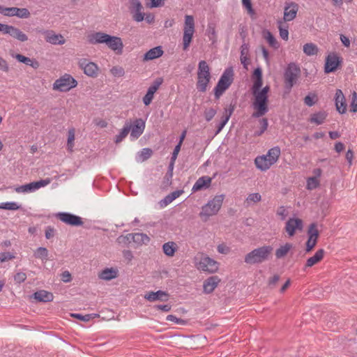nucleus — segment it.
Masks as SVG:
<instances>
[{"mask_svg":"<svg viewBox=\"0 0 357 357\" xmlns=\"http://www.w3.org/2000/svg\"><path fill=\"white\" fill-rule=\"evenodd\" d=\"M0 32L3 34L9 35L20 42H25L28 40V36L24 32L12 25L0 22Z\"/></svg>","mask_w":357,"mask_h":357,"instance_id":"9b49d317","label":"nucleus"},{"mask_svg":"<svg viewBox=\"0 0 357 357\" xmlns=\"http://www.w3.org/2000/svg\"><path fill=\"white\" fill-rule=\"evenodd\" d=\"M342 58L335 53L329 54L326 58L324 65V73H330L335 72L342 63Z\"/></svg>","mask_w":357,"mask_h":357,"instance_id":"4468645a","label":"nucleus"},{"mask_svg":"<svg viewBox=\"0 0 357 357\" xmlns=\"http://www.w3.org/2000/svg\"><path fill=\"white\" fill-rule=\"evenodd\" d=\"M32 296L38 302L40 303L51 302L54 299V295L52 292L43 289L36 291Z\"/></svg>","mask_w":357,"mask_h":357,"instance_id":"5701e85b","label":"nucleus"},{"mask_svg":"<svg viewBox=\"0 0 357 357\" xmlns=\"http://www.w3.org/2000/svg\"><path fill=\"white\" fill-rule=\"evenodd\" d=\"M34 257L36 258L41 259L42 260H47L48 257V250L46 248L39 247L34 252Z\"/></svg>","mask_w":357,"mask_h":357,"instance_id":"de8ad7c7","label":"nucleus"},{"mask_svg":"<svg viewBox=\"0 0 357 357\" xmlns=\"http://www.w3.org/2000/svg\"><path fill=\"white\" fill-rule=\"evenodd\" d=\"M301 75L300 67L294 62L289 63L284 70V90L288 94L296 84Z\"/></svg>","mask_w":357,"mask_h":357,"instance_id":"7ed1b4c3","label":"nucleus"},{"mask_svg":"<svg viewBox=\"0 0 357 357\" xmlns=\"http://www.w3.org/2000/svg\"><path fill=\"white\" fill-rule=\"evenodd\" d=\"M161 84L162 80H156L152 85H151L148 88L146 93L142 98L143 103L146 106H148L151 104L152 100L153 99L155 93L157 91Z\"/></svg>","mask_w":357,"mask_h":357,"instance_id":"6ab92c4d","label":"nucleus"},{"mask_svg":"<svg viewBox=\"0 0 357 357\" xmlns=\"http://www.w3.org/2000/svg\"><path fill=\"white\" fill-rule=\"evenodd\" d=\"M308 237H312V238L317 240L319 236V231L317 229V225L315 223H312L310 225L309 229H308Z\"/></svg>","mask_w":357,"mask_h":357,"instance_id":"4d7b16f0","label":"nucleus"},{"mask_svg":"<svg viewBox=\"0 0 357 357\" xmlns=\"http://www.w3.org/2000/svg\"><path fill=\"white\" fill-rule=\"evenodd\" d=\"M206 34L208 36V40L211 42L212 44H214L216 43L217 33H216V30H215V26L213 24H208Z\"/></svg>","mask_w":357,"mask_h":357,"instance_id":"58836bf2","label":"nucleus"},{"mask_svg":"<svg viewBox=\"0 0 357 357\" xmlns=\"http://www.w3.org/2000/svg\"><path fill=\"white\" fill-rule=\"evenodd\" d=\"M98 277L103 280H111L117 277V270L113 268H106L99 273Z\"/></svg>","mask_w":357,"mask_h":357,"instance_id":"7c9ffc66","label":"nucleus"},{"mask_svg":"<svg viewBox=\"0 0 357 357\" xmlns=\"http://www.w3.org/2000/svg\"><path fill=\"white\" fill-rule=\"evenodd\" d=\"M350 107H351V112H357V93L355 91L352 93Z\"/></svg>","mask_w":357,"mask_h":357,"instance_id":"774afa93","label":"nucleus"},{"mask_svg":"<svg viewBox=\"0 0 357 357\" xmlns=\"http://www.w3.org/2000/svg\"><path fill=\"white\" fill-rule=\"evenodd\" d=\"M328 116V113L324 110H320L310 115L309 122L317 126L323 124Z\"/></svg>","mask_w":357,"mask_h":357,"instance_id":"b1692460","label":"nucleus"},{"mask_svg":"<svg viewBox=\"0 0 357 357\" xmlns=\"http://www.w3.org/2000/svg\"><path fill=\"white\" fill-rule=\"evenodd\" d=\"M265 38H266L267 42L268 43V44L271 47H273L274 48H278V43L275 38L274 37V36L269 31H266V36Z\"/></svg>","mask_w":357,"mask_h":357,"instance_id":"6e6d98bb","label":"nucleus"},{"mask_svg":"<svg viewBox=\"0 0 357 357\" xmlns=\"http://www.w3.org/2000/svg\"><path fill=\"white\" fill-rule=\"evenodd\" d=\"M152 154V149L150 148H144L137 153L136 159L137 161L144 162L151 158Z\"/></svg>","mask_w":357,"mask_h":357,"instance_id":"c9c22d12","label":"nucleus"},{"mask_svg":"<svg viewBox=\"0 0 357 357\" xmlns=\"http://www.w3.org/2000/svg\"><path fill=\"white\" fill-rule=\"evenodd\" d=\"M224 197V195H216L202 207L199 216L204 222H206L211 216L218 213L222 205Z\"/></svg>","mask_w":357,"mask_h":357,"instance_id":"20e7f679","label":"nucleus"},{"mask_svg":"<svg viewBox=\"0 0 357 357\" xmlns=\"http://www.w3.org/2000/svg\"><path fill=\"white\" fill-rule=\"evenodd\" d=\"M291 244L287 243L285 245L280 246L275 250V257L277 259H281L287 255L291 248Z\"/></svg>","mask_w":357,"mask_h":357,"instance_id":"a19ab883","label":"nucleus"},{"mask_svg":"<svg viewBox=\"0 0 357 357\" xmlns=\"http://www.w3.org/2000/svg\"><path fill=\"white\" fill-rule=\"evenodd\" d=\"M75 140V129L70 128L68 131L67 149L70 152L73 151Z\"/></svg>","mask_w":357,"mask_h":357,"instance_id":"49530a36","label":"nucleus"},{"mask_svg":"<svg viewBox=\"0 0 357 357\" xmlns=\"http://www.w3.org/2000/svg\"><path fill=\"white\" fill-rule=\"evenodd\" d=\"M335 107L340 114H344L347 111V104L344 96L340 89H337L335 96Z\"/></svg>","mask_w":357,"mask_h":357,"instance_id":"aec40b11","label":"nucleus"},{"mask_svg":"<svg viewBox=\"0 0 357 357\" xmlns=\"http://www.w3.org/2000/svg\"><path fill=\"white\" fill-rule=\"evenodd\" d=\"M197 75H211L210 68L206 61L199 62Z\"/></svg>","mask_w":357,"mask_h":357,"instance_id":"ea45409f","label":"nucleus"},{"mask_svg":"<svg viewBox=\"0 0 357 357\" xmlns=\"http://www.w3.org/2000/svg\"><path fill=\"white\" fill-rule=\"evenodd\" d=\"M234 109H235V105L230 104L227 108L225 109L222 116L225 117L227 120H229Z\"/></svg>","mask_w":357,"mask_h":357,"instance_id":"680f3d73","label":"nucleus"},{"mask_svg":"<svg viewBox=\"0 0 357 357\" xmlns=\"http://www.w3.org/2000/svg\"><path fill=\"white\" fill-rule=\"evenodd\" d=\"M234 109H235V105L230 104L227 108L225 109L222 116L225 117L227 120H229Z\"/></svg>","mask_w":357,"mask_h":357,"instance_id":"e2e57ef3","label":"nucleus"},{"mask_svg":"<svg viewBox=\"0 0 357 357\" xmlns=\"http://www.w3.org/2000/svg\"><path fill=\"white\" fill-rule=\"evenodd\" d=\"M324 252L325 251L324 249L318 250L312 257L307 259L303 270L305 271L307 268L312 267V266L320 261L324 257Z\"/></svg>","mask_w":357,"mask_h":357,"instance_id":"cd10ccee","label":"nucleus"},{"mask_svg":"<svg viewBox=\"0 0 357 357\" xmlns=\"http://www.w3.org/2000/svg\"><path fill=\"white\" fill-rule=\"evenodd\" d=\"M21 208V205L15 202H7L0 203V208L5 210L15 211Z\"/></svg>","mask_w":357,"mask_h":357,"instance_id":"37998d69","label":"nucleus"},{"mask_svg":"<svg viewBox=\"0 0 357 357\" xmlns=\"http://www.w3.org/2000/svg\"><path fill=\"white\" fill-rule=\"evenodd\" d=\"M88 41L92 45L104 43L118 54L123 52V44L122 40L117 36L98 31L90 34L88 37Z\"/></svg>","mask_w":357,"mask_h":357,"instance_id":"f257e3e1","label":"nucleus"},{"mask_svg":"<svg viewBox=\"0 0 357 357\" xmlns=\"http://www.w3.org/2000/svg\"><path fill=\"white\" fill-rule=\"evenodd\" d=\"M296 229L300 231L303 229L302 220L298 218H290L286 222L285 231L289 236H292Z\"/></svg>","mask_w":357,"mask_h":357,"instance_id":"2eb2a0df","label":"nucleus"},{"mask_svg":"<svg viewBox=\"0 0 357 357\" xmlns=\"http://www.w3.org/2000/svg\"><path fill=\"white\" fill-rule=\"evenodd\" d=\"M111 74L114 77H121L124 76L125 70L121 66H114L110 69Z\"/></svg>","mask_w":357,"mask_h":357,"instance_id":"864d4df0","label":"nucleus"},{"mask_svg":"<svg viewBox=\"0 0 357 357\" xmlns=\"http://www.w3.org/2000/svg\"><path fill=\"white\" fill-rule=\"evenodd\" d=\"M7 17L16 16L19 18L26 19L31 15L29 10L26 8L8 7Z\"/></svg>","mask_w":357,"mask_h":357,"instance_id":"4be33fe9","label":"nucleus"},{"mask_svg":"<svg viewBox=\"0 0 357 357\" xmlns=\"http://www.w3.org/2000/svg\"><path fill=\"white\" fill-rule=\"evenodd\" d=\"M268 160L269 159L267 158V156L263 155L261 156H257L255 158V164L257 168L261 171H266L273 165L271 162H269Z\"/></svg>","mask_w":357,"mask_h":357,"instance_id":"bb28decb","label":"nucleus"},{"mask_svg":"<svg viewBox=\"0 0 357 357\" xmlns=\"http://www.w3.org/2000/svg\"><path fill=\"white\" fill-rule=\"evenodd\" d=\"M54 216L61 222L71 227H80L84 225L80 216L69 212H59L55 213Z\"/></svg>","mask_w":357,"mask_h":357,"instance_id":"1a4fd4ad","label":"nucleus"},{"mask_svg":"<svg viewBox=\"0 0 357 357\" xmlns=\"http://www.w3.org/2000/svg\"><path fill=\"white\" fill-rule=\"evenodd\" d=\"M15 190L18 193H27L36 191V188L33 181L25 185L18 186L15 188Z\"/></svg>","mask_w":357,"mask_h":357,"instance_id":"e433bc0d","label":"nucleus"},{"mask_svg":"<svg viewBox=\"0 0 357 357\" xmlns=\"http://www.w3.org/2000/svg\"><path fill=\"white\" fill-rule=\"evenodd\" d=\"M173 174L166 172L163 181L162 182V188H167L170 186L172 183Z\"/></svg>","mask_w":357,"mask_h":357,"instance_id":"13d9d810","label":"nucleus"},{"mask_svg":"<svg viewBox=\"0 0 357 357\" xmlns=\"http://www.w3.org/2000/svg\"><path fill=\"white\" fill-rule=\"evenodd\" d=\"M197 268L202 271L213 273L218 271L219 263L213 259L204 255L201 257L199 262L197 263Z\"/></svg>","mask_w":357,"mask_h":357,"instance_id":"9d476101","label":"nucleus"},{"mask_svg":"<svg viewBox=\"0 0 357 357\" xmlns=\"http://www.w3.org/2000/svg\"><path fill=\"white\" fill-rule=\"evenodd\" d=\"M220 282V279L216 276H211L204 280L203 284L204 292L206 294L212 293Z\"/></svg>","mask_w":357,"mask_h":357,"instance_id":"412c9836","label":"nucleus"},{"mask_svg":"<svg viewBox=\"0 0 357 357\" xmlns=\"http://www.w3.org/2000/svg\"><path fill=\"white\" fill-rule=\"evenodd\" d=\"M319 185V181L315 176L310 177L307 180V189L313 190Z\"/></svg>","mask_w":357,"mask_h":357,"instance_id":"3c124183","label":"nucleus"},{"mask_svg":"<svg viewBox=\"0 0 357 357\" xmlns=\"http://www.w3.org/2000/svg\"><path fill=\"white\" fill-rule=\"evenodd\" d=\"M151 241L149 236L144 233L132 234V241L138 245H147Z\"/></svg>","mask_w":357,"mask_h":357,"instance_id":"2f4dec72","label":"nucleus"},{"mask_svg":"<svg viewBox=\"0 0 357 357\" xmlns=\"http://www.w3.org/2000/svg\"><path fill=\"white\" fill-rule=\"evenodd\" d=\"M273 248L271 245H264L248 252L244 258L248 264H259L269 259Z\"/></svg>","mask_w":357,"mask_h":357,"instance_id":"f03ea898","label":"nucleus"},{"mask_svg":"<svg viewBox=\"0 0 357 357\" xmlns=\"http://www.w3.org/2000/svg\"><path fill=\"white\" fill-rule=\"evenodd\" d=\"M261 195L258 192H255V193L250 194L248 196L246 201L248 202L257 203V202H259L261 200Z\"/></svg>","mask_w":357,"mask_h":357,"instance_id":"052dcab7","label":"nucleus"},{"mask_svg":"<svg viewBox=\"0 0 357 357\" xmlns=\"http://www.w3.org/2000/svg\"><path fill=\"white\" fill-rule=\"evenodd\" d=\"M319 48L317 45L309 43L303 45V52L307 56H314L318 53Z\"/></svg>","mask_w":357,"mask_h":357,"instance_id":"4c0bfd02","label":"nucleus"},{"mask_svg":"<svg viewBox=\"0 0 357 357\" xmlns=\"http://www.w3.org/2000/svg\"><path fill=\"white\" fill-rule=\"evenodd\" d=\"M166 320L167 321H172L176 324H178V325H185L187 321L184 319H182L181 318H178L177 317H176L175 315L174 314H169L166 317Z\"/></svg>","mask_w":357,"mask_h":357,"instance_id":"bf43d9fd","label":"nucleus"},{"mask_svg":"<svg viewBox=\"0 0 357 357\" xmlns=\"http://www.w3.org/2000/svg\"><path fill=\"white\" fill-rule=\"evenodd\" d=\"M116 241L119 244L128 245L132 241V234L121 235L117 238Z\"/></svg>","mask_w":357,"mask_h":357,"instance_id":"8fccbe9b","label":"nucleus"},{"mask_svg":"<svg viewBox=\"0 0 357 357\" xmlns=\"http://www.w3.org/2000/svg\"><path fill=\"white\" fill-rule=\"evenodd\" d=\"M79 68L84 73L89 77H96L98 74V66L94 62L90 61L86 59H81L78 62Z\"/></svg>","mask_w":357,"mask_h":357,"instance_id":"ddd939ff","label":"nucleus"},{"mask_svg":"<svg viewBox=\"0 0 357 357\" xmlns=\"http://www.w3.org/2000/svg\"><path fill=\"white\" fill-rule=\"evenodd\" d=\"M278 24L280 38L284 40H287L289 39L288 26L284 27L282 20H279Z\"/></svg>","mask_w":357,"mask_h":357,"instance_id":"c03bdc74","label":"nucleus"},{"mask_svg":"<svg viewBox=\"0 0 357 357\" xmlns=\"http://www.w3.org/2000/svg\"><path fill=\"white\" fill-rule=\"evenodd\" d=\"M280 148L276 146L270 149L268 151L267 154L265 155L267 156V158L269 159L268 161L271 162V163L273 165L278 161L280 155Z\"/></svg>","mask_w":357,"mask_h":357,"instance_id":"473e14b6","label":"nucleus"},{"mask_svg":"<svg viewBox=\"0 0 357 357\" xmlns=\"http://www.w3.org/2000/svg\"><path fill=\"white\" fill-rule=\"evenodd\" d=\"M211 181L212 178L208 176H203L199 178L193 185L192 191L197 192L202 190L203 188H208L210 185Z\"/></svg>","mask_w":357,"mask_h":357,"instance_id":"393cba45","label":"nucleus"},{"mask_svg":"<svg viewBox=\"0 0 357 357\" xmlns=\"http://www.w3.org/2000/svg\"><path fill=\"white\" fill-rule=\"evenodd\" d=\"M255 96V101L253 102V107L256 112H253L252 117L259 118L264 116L268 111V96L259 93L258 92L252 93Z\"/></svg>","mask_w":357,"mask_h":357,"instance_id":"0eeeda50","label":"nucleus"},{"mask_svg":"<svg viewBox=\"0 0 357 357\" xmlns=\"http://www.w3.org/2000/svg\"><path fill=\"white\" fill-rule=\"evenodd\" d=\"M234 75L232 67H228L224 70L217 85L213 89L215 99H219L224 92L234 82Z\"/></svg>","mask_w":357,"mask_h":357,"instance_id":"39448f33","label":"nucleus"},{"mask_svg":"<svg viewBox=\"0 0 357 357\" xmlns=\"http://www.w3.org/2000/svg\"><path fill=\"white\" fill-rule=\"evenodd\" d=\"M211 77V75H197L196 86L199 92L204 93L206 91Z\"/></svg>","mask_w":357,"mask_h":357,"instance_id":"c85d7f7f","label":"nucleus"},{"mask_svg":"<svg viewBox=\"0 0 357 357\" xmlns=\"http://www.w3.org/2000/svg\"><path fill=\"white\" fill-rule=\"evenodd\" d=\"M195 33V20L192 15H185L183 35V50L186 51L188 50L190 43L192 42L193 34Z\"/></svg>","mask_w":357,"mask_h":357,"instance_id":"423d86ee","label":"nucleus"},{"mask_svg":"<svg viewBox=\"0 0 357 357\" xmlns=\"http://www.w3.org/2000/svg\"><path fill=\"white\" fill-rule=\"evenodd\" d=\"M15 58L19 62L24 63L26 66H29L32 67L33 69H37L40 66L39 62L35 59H31L20 54H15Z\"/></svg>","mask_w":357,"mask_h":357,"instance_id":"c756f323","label":"nucleus"},{"mask_svg":"<svg viewBox=\"0 0 357 357\" xmlns=\"http://www.w3.org/2000/svg\"><path fill=\"white\" fill-rule=\"evenodd\" d=\"M216 113H217L216 109H215L214 108H212V107L205 109L204 112V116L205 120L207 122L211 121L213 119V117L215 116Z\"/></svg>","mask_w":357,"mask_h":357,"instance_id":"603ef678","label":"nucleus"},{"mask_svg":"<svg viewBox=\"0 0 357 357\" xmlns=\"http://www.w3.org/2000/svg\"><path fill=\"white\" fill-rule=\"evenodd\" d=\"M234 109H235V105L230 104L227 108L225 109L222 116L225 117L227 120H229Z\"/></svg>","mask_w":357,"mask_h":357,"instance_id":"0e129e2a","label":"nucleus"},{"mask_svg":"<svg viewBox=\"0 0 357 357\" xmlns=\"http://www.w3.org/2000/svg\"><path fill=\"white\" fill-rule=\"evenodd\" d=\"M130 130V126H128V121H126L123 128L121 130L119 133L115 136L114 142L118 144L123 141V139L128 135Z\"/></svg>","mask_w":357,"mask_h":357,"instance_id":"f704fd0d","label":"nucleus"},{"mask_svg":"<svg viewBox=\"0 0 357 357\" xmlns=\"http://www.w3.org/2000/svg\"><path fill=\"white\" fill-rule=\"evenodd\" d=\"M77 80L69 74H65L55 80L53 84V89L61 92H67L76 87Z\"/></svg>","mask_w":357,"mask_h":357,"instance_id":"6e6552de","label":"nucleus"},{"mask_svg":"<svg viewBox=\"0 0 357 357\" xmlns=\"http://www.w3.org/2000/svg\"><path fill=\"white\" fill-rule=\"evenodd\" d=\"M276 214L280 218L281 220H284L288 215V211L284 206H281L278 208Z\"/></svg>","mask_w":357,"mask_h":357,"instance_id":"338daca9","label":"nucleus"},{"mask_svg":"<svg viewBox=\"0 0 357 357\" xmlns=\"http://www.w3.org/2000/svg\"><path fill=\"white\" fill-rule=\"evenodd\" d=\"M259 124L261 126L260 130L255 131L254 133V137H259L261 136L268 128V122L266 118H262L259 120Z\"/></svg>","mask_w":357,"mask_h":357,"instance_id":"a18cd8bd","label":"nucleus"},{"mask_svg":"<svg viewBox=\"0 0 357 357\" xmlns=\"http://www.w3.org/2000/svg\"><path fill=\"white\" fill-rule=\"evenodd\" d=\"M131 12H139L142 9V5L139 0H130Z\"/></svg>","mask_w":357,"mask_h":357,"instance_id":"5fc2aeb1","label":"nucleus"},{"mask_svg":"<svg viewBox=\"0 0 357 357\" xmlns=\"http://www.w3.org/2000/svg\"><path fill=\"white\" fill-rule=\"evenodd\" d=\"M38 33L44 34L46 41L50 44L63 45L65 43L63 36L61 34H56L53 31L40 30Z\"/></svg>","mask_w":357,"mask_h":357,"instance_id":"dca6fc26","label":"nucleus"},{"mask_svg":"<svg viewBox=\"0 0 357 357\" xmlns=\"http://www.w3.org/2000/svg\"><path fill=\"white\" fill-rule=\"evenodd\" d=\"M298 5L296 3L291 2L287 3L284 9V17L282 22L292 21L296 17L298 12Z\"/></svg>","mask_w":357,"mask_h":357,"instance_id":"f3484780","label":"nucleus"},{"mask_svg":"<svg viewBox=\"0 0 357 357\" xmlns=\"http://www.w3.org/2000/svg\"><path fill=\"white\" fill-rule=\"evenodd\" d=\"M71 316L74 318H76L79 320L83 321L84 322H87L90 321L93 317H97L99 315L98 314H87L85 315H83L82 314L78 313H73L71 314Z\"/></svg>","mask_w":357,"mask_h":357,"instance_id":"09e8293b","label":"nucleus"},{"mask_svg":"<svg viewBox=\"0 0 357 357\" xmlns=\"http://www.w3.org/2000/svg\"><path fill=\"white\" fill-rule=\"evenodd\" d=\"M128 126H130V140L137 139L144 132L146 121L141 118L135 119L132 122L128 121Z\"/></svg>","mask_w":357,"mask_h":357,"instance_id":"f8f14e48","label":"nucleus"},{"mask_svg":"<svg viewBox=\"0 0 357 357\" xmlns=\"http://www.w3.org/2000/svg\"><path fill=\"white\" fill-rule=\"evenodd\" d=\"M169 294L167 292L158 290L157 291H149L144 295V298L150 302L160 301L166 302L169 300Z\"/></svg>","mask_w":357,"mask_h":357,"instance_id":"a211bd4d","label":"nucleus"},{"mask_svg":"<svg viewBox=\"0 0 357 357\" xmlns=\"http://www.w3.org/2000/svg\"><path fill=\"white\" fill-rule=\"evenodd\" d=\"M318 101V96L315 93H309L303 99L305 105L312 107Z\"/></svg>","mask_w":357,"mask_h":357,"instance_id":"79ce46f5","label":"nucleus"},{"mask_svg":"<svg viewBox=\"0 0 357 357\" xmlns=\"http://www.w3.org/2000/svg\"><path fill=\"white\" fill-rule=\"evenodd\" d=\"M176 250L177 245L173 241L167 242L162 245L163 252L168 257H173Z\"/></svg>","mask_w":357,"mask_h":357,"instance_id":"72a5a7b5","label":"nucleus"},{"mask_svg":"<svg viewBox=\"0 0 357 357\" xmlns=\"http://www.w3.org/2000/svg\"><path fill=\"white\" fill-rule=\"evenodd\" d=\"M234 109H235V105L230 104L227 108L225 109L222 116L225 117L227 120H229Z\"/></svg>","mask_w":357,"mask_h":357,"instance_id":"69168bd1","label":"nucleus"},{"mask_svg":"<svg viewBox=\"0 0 357 357\" xmlns=\"http://www.w3.org/2000/svg\"><path fill=\"white\" fill-rule=\"evenodd\" d=\"M164 52L161 46L150 49L144 55V61H151L162 56Z\"/></svg>","mask_w":357,"mask_h":357,"instance_id":"a878e982","label":"nucleus"}]
</instances>
